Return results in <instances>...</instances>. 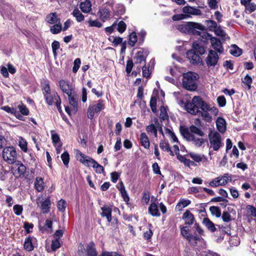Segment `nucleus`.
Listing matches in <instances>:
<instances>
[{
    "mask_svg": "<svg viewBox=\"0 0 256 256\" xmlns=\"http://www.w3.org/2000/svg\"><path fill=\"white\" fill-rule=\"evenodd\" d=\"M180 133L188 141L192 142L197 147L201 146L204 142L202 137L204 136V132L194 125H192L189 128H181Z\"/></svg>",
    "mask_w": 256,
    "mask_h": 256,
    "instance_id": "obj_1",
    "label": "nucleus"
},
{
    "mask_svg": "<svg viewBox=\"0 0 256 256\" xmlns=\"http://www.w3.org/2000/svg\"><path fill=\"white\" fill-rule=\"evenodd\" d=\"M184 107L188 112L194 115L199 114L200 110H206L209 108V106L203 102L200 97L197 96L192 98V102H186Z\"/></svg>",
    "mask_w": 256,
    "mask_h": 256,
    "instance_id": "obj_2",
    "label": "nucleus"
},
{
    "mask_svg": "<svg viewBox=\"0 0 256 256\" xmlns=\"http://www.w3.org/2000/svg\"><path fill=\"white\" fill-rule=\"evenodd\" d=\"M178 30L180 32L188 34L200 35V30H205L204 26L199 23L187 22L178 26Z\"/></svg>",
    "mask_w": 256,
    "mask_h": 256,
    "instance_id": "obj_3",
    "label": "nucleus"
},
{
    "mask_svg": "<svg viewBox=\"0 0 256 256\" xmlns=\"http://www.w3.org/2000/svg\"><path fill=\"white\" fill-rule=\"evenodd\" d=\"M76 157L84 164L86 166H89L90 164L92 165V166L95 169L96 172L101 174L104 171L102 166L99 164L94 160L86 156L78 150H76Z\"/></svg>",
    "mask_w": 256,
    "mask_h": 256,
    "instance_id": "obj_4",
    "label": "nucleus"
},
{
    "mask_svg": "<svg viewBox=\"0 0 256 256\" xmlns=\"http://www.w3.org/2000/svg\"><path fill=\"white\" fill-rule=\"evenodd\" d=\"M198 78V75L194 72H188L183 75L182 84L184 87L188 90H195L197 86L196 82Z\"/></svg>",
    "mask_w": 256,
    "mask_h": 256,
    "instance_id": "obj_5",
    "label": "nucleus"
},
{
    "mask_svg": "<svg viewBox=\"0 0 256 256\" xmlns=\"http://www.w3.org/2000/svg\"><path fill=\"white\" fill-rule=\"evenodd\" d=\"M16 152L12 146L4 148L2 150L4 160L9 164H14L16 159Z\"/></svg>",
    "mask_w": 256,
    "mask_h": 256,
    "instance_id": "obj_6",
    "label": "nucleus"
},
{
    "mask_svg": "<svg viewBox=\"0 0 256 256\" xmlns=\"http://www.w3.org/2000/svg\"><path fill=\"white\" fill-rule=\"evenodd\" d=\"M104 108V101L99 100L96 104H90L87 110L88 118L92 120L96 113H98Z\"/></svg>",
    "mask_w": 256,
    "mask_h": 256,
    "instance_id": "obj_7",
    "label": "nucleus"
},
{
    "mask_svg": "<svg viewBox=\"0 0 256 256\" xmlns=\"http://www.w3.org/2000/svg\"><path fill=\"white\" fill-rule=\"evenodd\" d=\"M210 146L214 150H218L222 146L221 137L220 134L216 132H210L208 135Z\"/></svg>",
    "mask_w": 256,
    "mask_h": 256,
    "instance_id": "obj_8",
    "label": "nucleus"
},
{
    "mask_svg": "<svg viewBox=\"0 0 256 256\" xmlns=\"http://www.w3.org/2000/svg\"><path fill=\"white\" fill-rule=\"evenodd\" d=\"M205 24L208 29L210 31L214 32L215 34L218 36H223L224 32L222 28L217 26L216 23L212 20H207L205 21Z\"/></svg>",
    "mask_w": 256,
    "mask_h": 256,
    "instance_id": "obj_9",
    "label": "nucleus"
},
{
    "mask_svg": "<svg viewBox=\"0 0 256 256\" xmlns=\"http://www.w3.org/2000/svg\"><path fill=\"white\" fill-rule=\"evenodd\" d=\"M61 90L68 95L72 94L73 88L70 82L64 80H61L58 82Z\"/></svg>",
    "mask_w": 256,
    "mask_h": 256,
    "instance_id": "obj_10",
    "label": "nucleus"
},
{
    "mask_svg": "<svg viewBox=\"0 0 256 256\" xmlns=\"http://www.w3.org/2000/svg\"><path fill=\"white\" fill-rule=\"evenodd\" d=\"M148 54V51L146 50L138 52L134 58L135 64H142V62L145 63Z\"/></svg>",
    "mask_w": 256,
    "mask_h": 256,
    "instance_id": "obj_11",
    "label": "nucleus"
},
{
    "mask_svg": "<svg viewBox=\"0 0 256 256\" xmlns=\"http://www.w3.org/2000/svg\"><path fill=\"white\" fill-rule=\"evenodd\" d=\"M218 58V55L215 51L210 50L206 59V62L208 66H214L216 64Z\"/></svg>",
    "mask_w": 256,
    "mask_h": 256,
    "instance_id": "obj_12",
    "label": "nucleus"
},
{
    "mask_svg": "<svg viewBox=\"0 0 256 256\" xmlns=\"http://www.w3.org/2000/svg\"><path fill=\"white\" fill-rule=\"evenodd\" d=\"M12 164V170H14L15 172H17L19 176L24 175L26 171V168L24 164L20 161H16V162Z\"/></svg>",
    "mask_w": 256,
    "mask_h": 256,
    "instance_id": "obj_13",
    "label": "nucleus"
},
{
    "mask_svg": "<svg viewBox=\"0 0 256 256\" xmlns=\"http://www.w3.org/2000/svg\"><path fill=\"white\" fill-rule=\"evenodd\" d=\"M187 58L190 62L193 64H197L202 62L198 54H196L193 50H190L186 52Z\"/></svg>",
    "mask_w": 256,
    "mask_h": 256,
    "instance_id": "obj_14",
    "label": "nucleus"
},
{
    "mask_svg": "<svg viewBox=\"0 0 256 256\" xmlns=\"http://www.w3.org/2000/svg\"><path fill=\"white\" fill-rule=\"evenodd\" d=\"M182 219L184 220V224L188 225H192L195 221L194 216L188 210H186L183 214Z\"/></svg>",
    "mask_w": 256,
    "mask_h": 256,
    "instance_id": "obj_15",
    "label": "nucleus"
},
{
    "mask_svg": "<svg viewBox=\"0 0 256 256\" xmlns=\"http://www.w3.org/2000/svg\"><path fill=\"white\" fill-rule=\"evenodd\" d=\"M182 12L187 16L190 15L200 16L202 14L200 10L190 6H186L182 8Z\"/></svg>",
    "mask_w": 256,
    "mask_h": 256,
    "instance_id": "obj_16",
    "label": "nucleus"
},
{
    "mask_svg": "<svg viewBox=\"0 0 256 256\" xmlns=\"http://www.w3.org/2000/svg\"><path fill=\"white\" fill-rule=\"evenodd\" d=\"M44 97L46 103L50 106H52L54 103H55V102L58 100V98H60L58 94L56 92H52Z\"/></svg>",
    "mask_w": 256,
    "mask_h": 256,
    "instance_id": "obj_17",
    "label": "nucleus"
},
{
    "mask_svg": "<svg viewBox=\"0 0 256 256\" xmlns=\"http://www.w3.org/2000/svg\"><path fill=\"white\" fill-rule=\"evenodd\" d=\"M159 127V122L158 120L155 122L154 124H150L146 127V130L148 134H152L154 137H157L158 130Z\"/></svg>",
    "mask_w": 256,
    "mask_h": 256,
    "instance_id": "obj_18",
    "label": "nucleus"
},
{
    "mask_svg": "<svg viewBox=\"0 0 256 256\" xmlns=\"http://www.w3.org/2000/svg\"><path fill=\"white\" fill-rule=\"evenodd\" d=\"M51 206V202L50 198L42 199L41 202L40 208L41 210L44 214H47L50 212V209Z\"/></svg>",
    "mask_w": 256,
    "mask_h": 256,
    "instance_id": "obj_19",
    "label": "nucleus"
},
{
    "mask_svg": "<svg viewBox=\"0 0 256 256\" xmlns=\"http://www.w3.org/2000/svg\"><path fill=\"white\" fill-rule=\"evenodd\" d=\"M45 20L48 23L52 24H56L60 21L56 12H52L48 14Z\"/></svg>",
    "mask_w": 256,
    "mask_h": 256,
    "instance_id": "obj_20",
    "label": "nucleus"
},
{
    "mask_svg": "<svg viewBox=\"0 0 256 256\" xmlns=\"http://www.w3.org/2000/svg\"><path fill=\"white\" fill-rule=\"evenodd\" d=\"M98 14L100 18L103 22H105L106 20L109 18L110 16V10L106 7H104L100 8L98 12Z\"/></svg>",
    "mask_w": 256,
    "mask_h": 256,
    "instance_id": "obj_21",
    "label": "nucleus"
},
{
    "mask_svg": "<svg viewBox=\"0 0 256 256\" xmlns=\"http://www.w3.org/2000/svg\"><path fill=\"white\" fill-rule=\"evenodd\" d=\"M36 240V239L34 237H28L26 238L24 244V249L28 252L32 250L34 248L33 242Z\"/></svg>",
    "mask_w": 256,
    "mask_h": 256,
    "instance_id": "obj_22",
    "label": "nucleus"
},
{
    "mask_svg": "<svg viewBox=\"0 0 256 256\" xmlns=\"http://www.w3.org/2000/svg\"><path fill=\"white\" fill-rule=\"evenodd\" d=\"M207 39L210 40L214 48L218 51H220L222 48V43L219 40L216 38L212 37L210 35H208V38H207Z\"/></svg>",
    "mask_w": 256,
    "mask_h": 256,
    "instance_id": "obj_23",
    "label": "nucleus"
},
{
    "mask_svg": "<svg viewBox=\"0 0 256 256\" xmlns=\"http://www.w3.org/2000/svg\"><path fill=\"white\" fill-rule=\"evenodd\" d=\"M102 212L101 216L102 217H106L108 221L110 222L112 220V208L108 206H104L101 208Z\"/></svg>",
    "mask_w": 256,
    "mask_h": 256,
    "instance_id": "obj_24",
    "label": "nucleus"
},
{
    "mask_svg": "<svg viewBox=\"0 0 256 256\" xmlns=\"http://www.w3.org/2000/svg\"><path fill=\"white\" fill-rule=\"evenodd\" d=\"M34 188L38 192H42L44 188V183L42 178L36 177L34 181Z\"/></svg>",
    "mask_w": 256,
    "mask_h": 256,
    "instance_id": "obj_25",
    "label": "nucleus"
},
{
    "mask_svg": "<svg viewBox=\"0 0 256 256\" xmlns=\"http://www.w3.org/2000/svg\"><path fill=\"white\" fill-rule=\"evenodd\" d=\"M80 7L82 12L88 13L92 10L91 2L89 0H86L80 3Z\"/></svg>",
    "mask_w": 256,
    "mask_h": 256,
    "instance_id": "obj_26",
    "label": "nucleus"
},
{
    "mask_svg": "<svg viewBox=\"0 0 256 256\" xmlns=\"http://www.w3.org/2000/svg\"><path fill=\"white\" fill-rule=\"evenodd\" d=\"M229 48L230 53L234 56L238 57L242 54V49L240 48L236 44L231 45Z\"/></svg>",
    "mask_w": 256,
    "mask_h": 256,
    "instance_id": "obj_27",
    "label": "nucleus"
},
{
    "mask_svg": "<svg viewBox=\"0 0 256 256\" xmlns=\"http://www.w3.org/2000/svg\"><path fill=\"white\" fill-rule=\"evenodd\" d=\"M68 100L70 104L72 107V110L76 112L78 109V98L74 94H70V95H68Z\"/></svg>",
    "mask_w": 256,
    "mask_h": 256,
    "instance_id": "obj_28",
    "label": "nucleus"
},
{
    "mask_svg": "<svg viewBox=\"0 0 256 256\" xmlns=\"http://www.w3.org/2000/svg\"><path fill=\"white\" fill-rule=\"evenodd\" d=\"M86 250L88 256H97L98 254L93 242H90L88 244Z\"/></svg>",
    "mask_w": 256,
    "mask_h": 256,
    "instance_id": "obj_29",
    "label": "nucleus"
},
{
    "mask_svg": "<svg viewBox=\"0 0 256 256\" xmlns=\"http://www.w3.org/2000/svg\"><path fill=\"white\" fill-rule=\"evenodd\" d=\"M149 213L154 216H160V215L158 209V205L154 202L152 203L148 208Z\"/></svg>",
    "mask_w": 256,
    "mask_h": 256,
    "instance_id": "obj_30",
    "label": "nucleus"
},
{
    "mask_svg": "<svg viewBox=\"0 0 256 256\" xmlns=\"http://www.w3.org/2000/svg\"><path fill=\"white\" fill-rule=\"evenodd\" d=\"M190 203L191 202L189 200L180 198L176 206V209L178 211L182 210L184 208L190 204Z\"/></svg>",
    "mask_w": 256,
    "mask_h": 256,
    "instance_id": "obj_31",
    "label": "nucleus"
},
{
    "mask_svg": "<svg viewBox=\"0 0 256 256\" xmlns=\"http://www.w3.org/2000/svg\"><path fill=\"white\" fill-rule=\"evenodd\" d=\"M1 108L7 112L14 114L19 120H22L23 116L20 115L15 108H10L8 106H2Z\"/></svg>",
    "mask_w": 256,
    "mask_h": 256,
    "instance_id": "obj_32",
    "label": "nucleus"
},
{
    "mask_svg": "<svg viewBox=\"0 0 256 256\" xmlns=\"http://www.w3.org/2000/svg\"><path fill=\"white\" fill-rule=\"evenodd\" d=\"M141 144L145 148L148 149L150 146L148 138L144 132H142L140 135Z\"/></svg>",
    "mask_w": 256,
    "mask_h": 256,
    "instance_id": "obj_33",
    "label": "nucleus"
},
{
    "mask_svg": "<svg viewBox=\"0 0 256 256\" xmlns=\"http://www.w3.org/2000/svg\"><path fill=\"white\" fill-rule=\"evenodd\" d=\"M202 222L209 230L212 232L216 231V228L214 224L208 218H204Z\"/></svg>",
    "mask_w": 256,
    "mask_h": 256,
    "instance_id": "obj_34",
    "label": "nucleus"
},
{
    "mask_svg": "<svg viewBox=\"0 0 256 256\" xmlns=\"http://www.w3.org/2000/svg\"><path fill=\"white\" fill-rule=\"evenodd\" d=\"M228 242L230 247L237 246L240 244V240L237 236L234 235L231 236L228 234Z\"/></svg>",
    "mask_w": 256,
    "mask_h": 256,
    "instance_id": "obj_35",
    "label": "nucleus"
},
{
    "mask_svg": "<svg viewBox=\"0 0 256 256\" xmlns=\"http://www.w3.org/2000/svg\"><path fill=\"white\" fill-rule=\"evenodd\" d=\"M62 30V25L60 21L56 24H53V26L50 28V30L52 34H58L60 33Z\"/></svg>",
    "mask_w": 256,
    "mask_h": 256,
    "instance_id": "obj_36",
    "label": "nucleus"
},
{
    "mask_svg": "<svg viewBox=\"0 0 256 256\" xmlns=\"http://www.w3.org/2000/svg\"><path fill=\"white\" fill-rule=\"evenodd\" d=\"M180 232L182 235L190 242L192 240V236L189 233V229L186 226L180 227Z\"/></svg>",
    "mask_w": 256,
    "mask_h": 256,
    "instance_id": "obj_37",
    "label": "nucleus"
},
{
    "mask_svg": "<svg viewBox=\"0 0 256 256\" xmlns=\"http://www.w3.org/2000/svg\"><path fill=\"white\" fill-rule=\"evenodd\" d=\"M192 48L194 49L193 51L198 54H203L205 52L204 48L197 42H194L193 43Z\"/></svg>",
    "mask_w": 256,
    "mask_h": 256,
    "instance_id": "obj_38",
    "label": "nucleus"
},
{
    "mask_svg": "<svg viewBox=\"0 0 256 256\" xmlns=\"http://www.w3.org/2000/svg\"><path fill=\"white\" fill-rule=\"evenodd\" d=\"M160 146L162 150L168 152L170 155L172 156H174V153L173 151L171 150L168 142L162 140L160 143Z\"/></svg>",
    "mask_w": 256,
    "mask_h": 256,
    "instance_id": "obj_39",
    "label": "nucleus"
},
{
    "mask_svg": "<svg viewBox=\"0 0 256 256\" xmlns=\"http://www.w3.org/2000/svg\"><path fill=\"white\" fill-rule=\"evenodd\" d=\"M224 184V176L218 177L212 181H211L209 184L211 186H218L222 185Z\"/></svg>",
    "mask_w": 256,
    "mask_h": 256,
    "instance_id": "obj_40",
    "label": "nucleus"
},
{
    "mask_svg": "<svg viewBox=\"0 0 256 256\" xmlns=\"http://www.w3.org/2000/svg\"><path fill=\"white\" fill-rule=\"evenodd\" d=\"M177 157L178 160L183 162L186 166L190 167L194 165V162L193 161L186 158L184 156L178 154Z\"/></svg>",
    "mask_w": 256,
    "mask_h": 256,
    "instance_id": "obj_41",
    "label": "nucleus"
},
{
    "mask_svg": "<svg viewBox=\"0 0 256 256\" xmlns=\"http://www.w3.org/2000/svg\"><path fill=\"white\" fill-rule=\"evenodd\" d=\"M72 15L76 18L78 22H80L84 20V16L77 8H76L73 10Z\"/></svg>",
    "mask_w": 256,
    "mask_h": 256,
    "instance_id": "obj_42",
    "label": "nucleus"
},
{
    "mask_svg": "<svg viewBox=\"0 0 256 256\" xmlns=\"http://www.w3.org/2000/svg\"><path fill=\"white\" fill-rule=\"evenodd\" d=\"M216 126L219 132H224V119L222 118H218L216 120Z\"/></svg>",
    "mask_w": 256,
    "mask_h": 256,
    "instance_id": "obj_43",
    "label": "nucleus"
},
{
    "mask_svg": "<svg viewBox=\"0 0 256 256\" xmlns=\"http://www.w3.org/2000/svg\"><path fill=\"white\" fill-rule=\"evenodd\" d=\"M244 6V11L246 14H248L252 13L256 10V4L254 3H249L246 4V6Z\"/></svg>",
    "mask_w": 256,
    "mask_h": 256,
    "instance_id": "obj_44",
    "label": "nucleus"
},
{
    "mask_svg": "<svg viewBox=\"0 0 256 256\" xmlns=\"http://www.w3.org/2000/svg\"><path fill=\"white\" fill-rule=\"evenodd\" d=\"M209 110L210 108L208 110H200V112L198 114H200L202 118L206 122H210L212 119L210 114L208 112V110Z\"/></svg>",
    "mask_w": 256,
    "mask_h": 256,
    "instance_id": "obj_45",
    "label": "nucleus"
},
{
    "mask_svg": "<svg viewBox=\"0 0 256 256\" xmlns=\"http://www.w3.org/2000/svg\"><path fill=\"white\" fill-rule=\"evenodd\" d=\"M9 176H12V172L10 171L2 169L0 172V180H6Z\"/></svg>",
    "mask_w": 256,
    "mask_h": 256,
    "instance_id": "obj_46",
    "label": "nucleus"
},
{
    "mask_svg": "<svg viewBox=\"0 0 256 256\" xmlns=\"http://www.w3.org/2000/svg\"><path fill=\"white\" fill-rule=\"evenodd\" d=\"M137 41V36L135 32H132L129 36L128 44L131 46H134Z\"/></svg>",
    "mask_w": 256,
    "mask_h": 256,
    "instance_id": "obj_47",
    "label": "nucleus"
},
{
    "mask_svg": "<svg viewBox=\"0 0 256 256\" xmlns=\"http://www.w3.org/2000/svg\"><path fill=\"white\" fill-rule=\"evenodd\" d=\"M18 108L19 109L20 113L25 116H27L29 114V110L26 108V106L20 102V104L18 106Z\"/></svg>",
    "mask_w": 256,
    "mask_h": 256,
    "instance_id": "obj_48",
    "label": "nucleus"
},
{
    "mask_svg": "<svg viewBox=\"0 0 256 256\" xmlns=\"http://www.w3.org/2000/svg\"><path fill=\"white\" fill-rule=\"evenodd\" d=\"M88 22L90 27L101 28L102 26V24L97 20H92V18H90Z\"/></svg>",
    "mask_w": 256,
    "mask_h": 256,
    "instance_id": "obj_49",
    "label": "nucleus"
},
{
    "mask_svg": "<svg viewBox=\"0 0 256 256\" xmlns=\"http://www.w3.org/2000/svg\"><path fill=\"white\" fill-rule=\"evenodd\" d=\"M210 210L213 216H216L218 218L220 216L221 212L218 207L215 206H210Z\"/></svg>",
    "mask_w": 256,
    "mask_h": 256,
    "instance_id": "obj_50",
    "label": "nucleus"
},
{
    "mask_svg": "<svg viewBox=\"0 0 256 256\" xmlns=\"http://www.w3.org/2000/svg\"><path fill=\"white\" fill-rule=\"evenodd\" d=\"M42 90L43 94L44 96L46 95L50 94L52 92H50V84L48 82H44L42 84Z\"/></svg>",
    "mask_w": 256,
    "mask_h": 256,
    "instance_id": "obj_51",
    "label": "nucleus"
},
{
    "mask_svg": "<svg viewBox=\"0 0 256 256\" xmlns=\"http://www.w3.org/2000/svg\"><path fill=\"white\" fill-rule=\"evenodd\" d=\"M160 118L162 120H166L168 118V116L167 113L166 108L164 106H161L160 108Z\"/></svg>",
    "mask_w": 256,
    "mask_h": 256,
    "instance_id": "obj_52",
    "label": "nucleus"
},
{
    "mask_svg": "<svg viewBox=\"0 0 256 256\" xmlns=\"http://www.w3.org/2000/svg\"><path fill=\"white\" fill-rule=\"evenodd\" d=\"M61 158L64 166H67L70 160V156L68 153L67 152H64L61 155Z\"/></svg>",
    "mask_w": 256,
    "mask_h": 256,
    "instance_id": "obj_53",
    "label": "nucleus"
},
{
    "mask_svg": "<svg viewBox=\"0 0 256 256\" xmlns=\"http://www.w3.org/2000/svg\"><path fill=\"white\" fill-rule=\"evenodd\" d=\"M14 214L17 216H20L23 211V208L22 205L16 204L13 207Z\"/></svg>",
    "mask_w": 256,
    "mask_h": 256,
    "instance_id": "obj_54",
    "label": "nucleus"
},
{
    "mask_svg": "<svg viewBox=\"0 0 256 256\" xmlns=\"http://www.w3.org/2000/svg\"><path fill=\"white\" fill-rule=\"evenodd\" d=\"M81 61L80 58H77L74 60V66L72 68V72L74 73H76L80 67Z\"/></svg>",
    "mask_w": 256,
    "mask_h": 256,
    "instance_id": "obj_55",
    "label": "nucleus"
},
{
    "mask_svg": "<svg viewBox=\"0 0 256 256\" xmlns=\"http://www.w3.org/2000/svg\"><path fill=\"white\" fill-rule=\"evenodd\" d=\"M150 106L154 113L156 112V99L154 97H152L150 101Z\"/></svg>",
    "mask_w": 256,
    "mask_h": 256,
    "instance_id": "obj_56",
    "label": "nucleus"
},
{
    "mask_svg": "<svg viewBox=\"0 0 256 256\" xmlns=\"http://www.w3.org/2000/svg\"><path fill=\"white\" fill-rule=\"evenodd\" d=\"M60 240L56 238L52 240L51 248L52 250L54 251L60 247Z\"/></svg>",
    "mask_w": 256,
    "mask_h": 256,
    "instance_id": "obj_57",
    "label": "nucleus"
},
{
    "mask_svg": "<svg viewBox=\"0 0 256 256\" xmlns=\"http://www.w3.org/2000/svg\"><path fill=\"white\" fill-rule=\"evenodd\" d=\"M18 145L22 150H23L24 152H27V150H28L27 142L21 138L19 141Z\"/></svg>",
    "mask_w": 256,
    "mask_h": 256,
    "instance_id": "obj_58",
    "label": "nucleus"
},
{
    "mask_svg": "<svg viewBox=\"0 0 256 256\" xmlns=\"http://www.w3.org/2000/svg\"><path fill=\"white\" fill-rule=\"evenodd\" d=\"M66 208V202L64 200H60L58 202V208L59 210L64 212Z\"/></svg>",
    "mask_w": 256,
    "mask_h": 256,
    "instance_id": "obj_59",
    "label": "nucleus"
},
{
    "mask_svg": "<svg viewBox=\"0 0 256 256\" xmlns=\"http://www.w3.org/2000/svg\"><path fill=\"white\" fill-rule=\"evenodd\" d=\"M189 155L190 158L194 160L196 162H200L202 160V157L200 155L194 153V152H190Z\"/></svg>",
    "mask_w": 256,
    "mask_h": 256,
    "instance_id": "obj_60",
    "label": "nucleus"
},
{
    "mask_svg": "<svg viewBox=\"0 0 256 256\" xmlns=\"http://www.w3.org/2000/svg\"><path fill=\"white\" fill-rule=\"evenodd\" d=\"M51 133L52 142L54 144H60V138L58 135L55 133L54 131H52Z\"/></svg>",
    "mask_w": 256,
    "mask_h": 256,
    "instance_id": "obj_61",
    "label": "nucleus"
},
{
    "mask_svg": "<svg viewBox=\"0 0 256 256\" xmlns=\"http://www.w3.org/2000/svg\"><path fill=\"white\" fill-rule=\"evenodd\" d=\"M126 24L123 21H120L118 24L117 30L120 33H122L126 30Z\"/></svg>",
    "mask_w": 256,
    "mask_h": 256,
    "instance_id": "obj_62",
    "label": "nucleus"
},
{
    "mask_svg": "<svg viewBox=\"0 0 256 256\" xmlns=\"http://www.w3.org/2000/svg\"><path fill=\"white\" fill-rule=\"evenodd\" d=\"M24 228L25 229L26 233L28 234L32 232V230L34 228V224L32 223L24 222Z\"/></svg>",
    "mask_w": 256,
    "mask_h": 256,
    "instance_id": "obj_63",
    "label": "nucleus"
},
{
    "mask_svg": "<svg viewBox=\"0 0 256 256\" xmlns=\"http://www.w3.org/2000/svg\"><path fill=\"white\" fill-rule=\"evenodd\" d=\"M52 52L56 56V50L60 48V43L58 41H54L52 44Z\"/></svg>",
    "mask_w": 256,
    "mask_h": 256,
    "instance_id": "obj_64",
    "label": "nucleus"
}]
</instances>
